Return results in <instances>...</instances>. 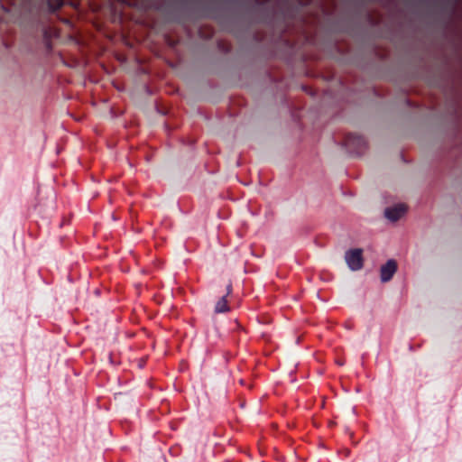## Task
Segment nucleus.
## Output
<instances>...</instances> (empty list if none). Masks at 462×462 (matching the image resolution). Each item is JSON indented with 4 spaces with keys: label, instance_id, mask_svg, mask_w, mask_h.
I'll use <instances>...</instances> for the list:
<instances>
[{
    "label": "nucleus",
    "instance_id": "nucleus-1",
    "mask_svg": "<svg viewBox=\"0 0 462 462\" xmlns=\"http://www.w3.org/2000/svg\"><path fill=\"white\" fill-rule=\"evenodd\" d=\"M345 259L347 266L352 271H358L363 267V251L362 249H351L346 252Z\"/></svg>",
    "mask_w": 462,
    "mask_h": 462
},
{
    "label": "nucleus",
    "instance_id": "nucleus-2",
    "mask_svg": "<svg viewBox=\"0 0 462 462\" xmlns=\"http://www.w3.org/2000/svg\"><path fill=\"white\" fill-rule=\"evenodd\" d=\"M397 263L393 259H390L386 263L383 264L380 269V278L383 282H387L392 280L397 271Z\"/></svg>",
    "mask_w": 462,
    "mask_h": 462
},
{
    "label": "nucleus",
    "instance_id": "nucleus-3",
    "mask_svg": "<svg viewBox=\"0 0 462 462\" xmlns=\"http://www.w3.org/2000/svg\"><path fill=\"white\" fill-rule=\"evenodd\" d=\"M407 211L404 204H399L394 207L387 208L384 210V216L387 219L395 222L399 220Z\"/></svg>",
    "mask_w": 462,
    "mask_h": 462
},
{
    "label": "nucleus",
    "instance_id": "nucleus-4",
    "mask_svg": "<svg viewBox=\"0 0 462 462\" xmlns=\"http://www.w3.org/2000/svg\"><path fill=\"white\" fill-rule=\"evenodd\" d=\"M346 144L348 147L356 146V152H360L365 147V141L361 135L350 134L346 138Z\"/></svg>",
    "mask_w": 462,
    "mask_h": 462
},
{
    "label": "nucleus",
    "instance_id": "nucleus-5",
    "mask_svg": "<svg viewBox=\"0 0 462 462\" xmlns=\"http://www.w3.org/2000/svg\"><path fill=\"white\" fill-rule=\"evenodd\" d=\"M229 310L226 296H222L215 305L216 313H225Z\"/></svg>",
    "mask_w": 462,
    "mask_h": 462
},
{
    "label": "nucleus",
    "instance_id": "nucleus-6",
    "mask_svg": "<svg viewBox=\"0 0 462 462\" xmlns=\"http://www.w3.org/2000/svg\"><path fill=\"white\" fill-rule=\"evenodd\" d=\"M63 1L64 0H47V3H48L49 7L52 11H56L63 5Z\"/></svg>",
    "mask_w": 462,
    "mask_h": 462
},
{
    "label": "nucleus",
    "instance_id": "nucleus-7",
    "mask_svg": "<svg viewBox=\"0 0 462 462\" xmlns=\"http://www.w3.org/2000/svg\"><path fill=\"white\" fill-rule=\"evenodd\" d=\"M231 291H232V284H231V283H229V284L226 286V296L229 295V294L231 293Z\"/></svg>",
    "mask_w": 462,
    "mask_h": 462
}]
</instances>
